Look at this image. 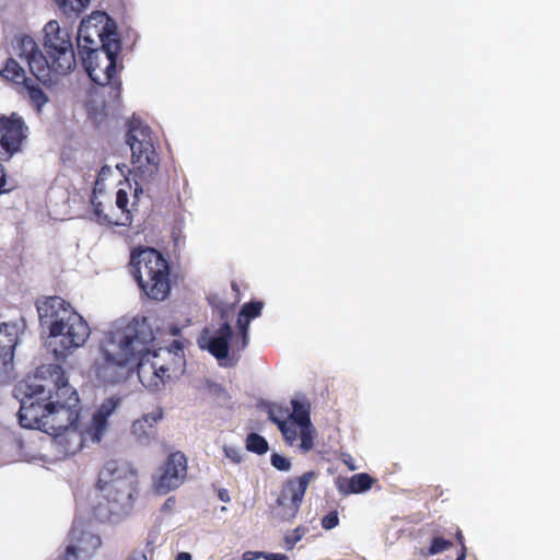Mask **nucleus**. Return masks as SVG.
Masks as SVG:
<instances>
[{"instance_id": "nucleus-35", "label": "nucleus", "mask_w": 560, "mask_h": 560, "mask_svg": "<svg viewBox=\"0 0 560 560\" xmlns=\"http://www.w3.org/2000/svg\"><path fill=\"white\" fill-rule=\"evenodd\" d=\"M265 556V552L262 551H245L242 556L243 560H255L262 558Z\"/></svg>"}, {"instance_id": "nucleus-21", "label": "nucleus", "mask_w": 560, "mask_h": 560, "mask_svg": "<svg viewBox=\"0 0 560 560\" xmlns=\"http://www.w3.org/2000/svg\"><path fill=\"white\" fill-rule=\"evenodd\" d=\"M279 417L276 416L275 409L268 410V419L277 424L279 431L281 432L284 442L289 446H293L300 436V429L298 423L287 419L288 409L279 408Z\"/></svg>"}, {"instance_id": "nucleus-22", "label": "nucleus", "mask_w": 560, "mask_h": 560, "mask_svg": "<svg viewBox=\"0 0 560 560\" xmlns=\"http://www.w3.org/2000/svg\"><path fill=\"white\" fill-rule=\"evenodd\" d=\"M93 214H94V221L101 225H121V226H129L132 222V217L126 214L125 219L116 218L112 213H105L102 202H97L93 205Z\"/></svg>"}, {"instance_id": "nucleus-7", "label": "nucleus", "mask_w": 560, "mask_h": 560, "mask_svg": "<svg viewBox=\"0 0 560 560\" xmlns=\"http://www.w3.org/2000/svg\"><path fill=\"white\" fill-rule=\"evenodd\" d=\"M97 487L103 501L94 506V517L100 522L112 521L131 506L137 493V476L127 465L110 459L98 474Z\"/></svg>"}, {"instance_id": "nucleus-17", "label": "nucleus", "mask_w": 560, "mask_h": 560, "mask_svg": "<svg viewBox=\"0 0 560 560\" xmlns=\"http://www.w3.org/2000/svg\"><path fill=\"white\" fill-rule=\"evenodd\" d=\"M264 303L260 301H252L245 303L237 317V334L233 340V347L237 351H243L248 345V328L252 319L260 316Z\"/></svg>"}, {"instance_id": "nucleus-11", "label": "nucleus", "mask_w": 560, "mask_h": 560, "mask_svg": "<svg viewBox=\"0 0 560 560\" xmlns=\"http://www.w3.org/2000/svg\"><path fill=\"white\" fill-rule=\"evenodd\" d=\"M316 471H306L299 477L288 479L277 498L278 515L283 521H291L298 515L304 494L311 481L317 478Z\"/></svg>"}, {"instance_id": "nucleus-25", "label": "nucleus", "mask_w": 560, "mask_h": 560, "mask_svg": "<svg viewBox=\"0 0 560 560\" xmlns=\"http://www.w3.org/2000/svg\"><path fill=\"white\" fill-rule=\"evenodd\" d=\"M107 420L108 418L103 415H98L96 412L93 415L90 431L96 441H100L104 434L108 424Z\"/></svg>"}, {"instance_id": "nucleus-41", "label": "nucleus", "mask_w": 560, "mask_h": 560, "mask_svg": "<svg viewBox=\"0 0 560 560\" xmlns=\"http://www.w3.org/2000/svg\"><path fill=\"white\" fill-rule=\"evenodd\" d=\"M456 539H457L458 544L460 545V547L465 546L464 536L460 530H458L456 533Z\"/></svg>"}, {"instance_id": "nucleus-40", "label": "nucleus", "mask_w": 560, "mask_h": 560, "mask_svg": "<svg viewBox=\"0 0 560 560\" xmlns=\"http://www.w3.org/2000/svg\"><path fill=\"white\" fill-rule=\"evenodd\" d=\"M466 559V547H460V550L457 555V558L455 560H465Z\"/></svg>"}, {"instance_id": "nucleus-38", "label": "nucleus", "mask_w": 560, "mask_h": 560, "mask_svg": "<svg viewBox=\"0 0 560 560\" xmlns=\"http://www.w3.org/2000/svg\"><path fill=\"white\" fill-rule=\"evenodd\" d=\"M129 560H148L144 552H133L130 555Z\"/></svg>"}, {"instance_id": "nucleus-42", "label": "nucleus", "mask_w": 560, "mask_h": 560, "mask_svg": "<svg viewBox=\"0 0 560 560\" xmlns=\"http://www.w3.org/2000/svg\"><path fill=\"white\" fill-rule=\"evenodd\" d=\"M170 331L173 336H178L180 334V329L177 326H172Z\"/></svg>"}, {"instance_id": "nucleus-3", "label": "nucleus", "mask_w": 560, "mask_h": 560, "mask_svg": "<svg viewBox=\"0 0 560 560\" xmlns=\"http://www.w3.org/2000/svg\"><path fill=\"white\" fill-rule=\"evenodd\" d=\"M78 50L81 60L91 65V59H102L107 73H100L90 66L88 75L98 85H106L116 75L117 57L121 50L116 23L105 12H94L83 19L78 32Z\"/></svg>"}, {"instance_id": "nucleus-8", "label": "nucleus", "mask_w": 560, "mask_h": 560, "mask_svg": "<svg viewBox=\"0 0 560 560\" xmlns=\"http://www.w3.org/2000/svg\"><path fill=\"white\" fill-rule=\"evenodd\" d=\"M131 273L139 288L150 299L164 301L171 292V268L155 248H136L130 255Z\"/></svg>"}, {"instance_id": "nucleus-33", "label": "nucleus", "mask_w": 560, "mask_h": 560, "mask_svg": "<svg viewBox=\"0 0 560 560\" xmlns=\"http://www.w3.org/2000/svg\"><path fill=\"white\" fill-rule=\"evenodd\" d=\"M223 453L226 458H229L233 464H241L243 460V455L241 453V450L234 446L224 445L223 446Z\"/></svg>"}, {"instance_id": "nucleus-1", "label": "nucleus", "mask_w": 560, "mask_h": 560, "mask_svg": "<svg viewBox=\"0 0 560 560\" xmlns=\"http://www.w3.org/2000/svg\"><path fill=\"white\" fill-rule=\"evenodd\" d=\"M155 339L148 317L133 318L124 326L106 331L98 342L92 365L95 376L105 384L126 381L137 366L140 382L152 390L182 376L186 369L184 343L173 340L168 347L151 352Z\"/></svg>"}, {"instance_id": "nucleus-14", "label": "nucleus", "mask_w": 560, "mask_h": 560, "mask_svg": "<svg viewBox=\"0 0 560 560\" xmlns=\"http://www.w3.org/2000/svg\"><path fill=\"white\" fill-rule=\"evenodd\" d=\"M187 475V458L180 451L171 453L163 466L161 474L154 481V490L159 494H166L178 488Z\"/></svg>"}, {"instance_id": "nucleus-32", "label": "nucleus", "mask_w": 560, "mask_h": 560, "mask_svg": "<svg viewBox=\"0 0 560 560\" xmlns=\"http://www.w3.org/2000/svg\"><path fill=\"white\" fill-rule=\"evenodd\" d=\"M338 524H339V517H338V512L336 510L328 512L322 518V527L326 530H330V529L337 527Z\"/></svg>"}, {"instance_id": "nucleus-19", "label": "nucleus", "mask_w": 560, "mask_h": 560, "mask_svg": "<svg viewBox=\"0 0 560 560\" xmlns=\"http://www.w3.org/2000/svg\"><path fill=\"white\" fill-rule=\"evenodd\" d=\"M163 418L162 409L145 413L140 419L132 422L131 433L141 444H147L154 440L158 433L156 424Z\"/></svg>"}, {"instance_id": "nucleus-29", "label": "nucleus", "mask_w": 560, "mask_h": 560, "mask_svg": "<svg viewBox=\"0 0 560 560\" xmlns=\"http://www.w3.org/2000/svg\"><path fill=\"white\" fill-rule=\"evenodd\" d=\"M128 202H129V198H128L127 190L119 188L116 192V206L119 210H121V215H122L121 219H125L126 214L131 215L130 211L127 208Z\"/></svg>"}, {"instance_id": "nucleus-39", "label": "nucleus", "mask_w": 560, "mask_h": 560, "mask_svg": "<svg viewBox=\"0 0 560 560\" xmlns=\"http://www.w3.org/2000/svg\"><path fill=\"white\" fill-rule=\"evenodd\" d=\"M175 560H192L191 555L188 552H179Z\"/></svg>"}, {"instance_id": "nucleus-2", "label": "nucleus", "mask_w": 560, "mask_h": 560, "mask_svg": "<svg viewBox=\"0 0 560 560\" xmlns=\"http://www.w3.org/2000/svg\"><path fill=\"white\" fill-rule=\"evenodd\" d=\"M44 50L30 35L15 37L13 49L15 55L26 61L34 78L44 86H52L59 77L74 70L77 58L72 36L68 28H61L56 20L44 27Z\"/></svg>"}, {"instance_id": "nucleus-24", "label": "nucleus", "mask_w": 560, "mask_h": 560, "mask_svg": "<svg viewBox=\"0 0 560 560\" xmlns=\"http://www.w3.org/2000/svg\"><path fill=\"white\" fill-rule=\"evenodd\" d=\"M245 446L248 452L257 455H264L269 450L267 440L262 435L254 432L246 436Z\"/></svg>"}, {"instance_id": "nucleus-37", "label": "nucleus", "mask_w": 560, "mask_h": 560, "mask_svg": "<svg viewBox=\"0 0 560 560\" xmlns=\"http://www.w3.org/2000/svg\"><path fill=\"white\" fill-rule=\"evenodd\" d=\"M218 497L219 499L222 501V502H229L230 501V495H229V492L225 490V489H221L218 493Z\"/></svg>"}, {"instance_id": "nucleus-18", "label": "nucleus", "mask_w": 560, "mask_h": 560, "mask_svg": "<svg viewBox=\"0 0 560 560\" xmlns=\"http://www.w3.org/2000/svg\"><path fill=\"white\" fill-rule=\"evenodd\" d=\"M18 343V327L14 324H0V376L12 369L14 349Z\"/></svg>"}, {"instance_id": "nucleus-43", "label": "nucleus", "mask_w": 560, "mask_h": 560, "mask_svg": "<svg viewBox=\"0 0 560 560\" xmlns=\"http://www.w3.org/2000/svg\"><path fill=\"white\" fill-rule=\"evenodd\" d=\"M110 168L108 166H103L102 170L100 171V176H104L106 175L107 173H109Z\"/></svg>"}, {"instance_id": "nucleus-28", "label": "nucleus", "mask_w": 560, "mask_h": 560, "mask_svg": "<svg viewBox=\"0 0 560 560\" xmlns=\"http://www.w3.org/2000/svg\"><path fill=\"white\" fill-rule=\"evenodd\" d=\"M120 399L117 397H109L105 399L96 410V413L103 415L108 418L118 407Z\"/></svg>"}, {"instance_id": "nucleus-20", "label": "nucleus", "mask_w": 560, "mask_h": 560, "mask_svg": "<svg viewBox=\"0 0 560 560\" xmlns=\"http://www.w3.org/2000/svg\"><path fill=\"white\" fill-rule=\"evenodd\" d=\"M375 482V479L372 478L366 472L354 474L351 477H338L336 479V487L338 491L348 495L351 493H362L370 490Z\"/></svg>"}, {"instance_id": "nucleus-16", "label": "nucleus", "mask_w": 560, "mask_h": 560, "mask_svg": "<svg viewBox=\"0 0 560 560\" xmlns=\"http://www.w3.org/2000/svg\"><path fill=\"white\" fill-rule=\"evenodd\" d=\"M292 412L287 413V419L298 423L300 429L299 448L302 453H308L314 447L316 430L311 421V405L306 399H292Z\"/></svg>"}, {"instance_id": "nucleus-6", "label": "nucleus", "mask_w": 560, "mask_h": 560, "mask_svg": "<svg viewBox=\"0 0 560 560\" xmlns=\"http://www.w3.org/2000/svg\"><path fill=\"white\" fill-rule=\"evenodd\" d=\"M80 411L78 392L69 384L62 369V380L56 384L49 419L44 423V432L54 436L66 454H75L83 446V438L77 427Z\"/></svg>"}, {"instance_id": "nucleus-45", "label": "nucleus", "mask_w": 560, "mask_h": 560, "mask_svg": "<svg viewBox=\"0 0 560 560\" xmlns=\"http://www.w3.org/2000/svg\"><path fill=\"white\" fill-rule=\"evenodd\" d=\"M232 289L236 292L238 291V285L236 282H232Z\"/></svg>"}, {"instance_id": "nucleus-26", "label": "nucleus", "mask_w": 560, "mask_h": 560, "mask_svg": "<svg viewBox=\"0 0 560 560\" xmlns=\"http://www.w3.org/2000/svg\"><path fill=\"white\" fill-rule=\"evenodd\" d=\"M452 546L453 544L451 540H447L443 537H434L431 540L429 549L422 552V555L425 557L434 556L450 549Z\"/></svg>"}, {"instance_id": "nucleus-5", "label": "nucleus", "mask_w": 560, "mask_h": 560, "mask_svg": "<svg viewBox=\"0 0 560 560\" xmlns=\"http://www.w3.org/2000/svg\"><path fill=\"white\" fill-rule=\"evenodd\" d=\"M61 380L62 366L49 363L38 366L33 378L19 384L18 388L23 394L18 412L21 427L44 432V423L49 419L56 384Z\"/></svg>"}, {"instance_id": "nucleus-46", "label": "nucleus", "mask_w": 560, "mask_h": 560, "mask_svg": "<svg viewBox=\"0 0 560 560\" xmlns=\"http://www.w3.org/2000/svg\"><path fill=\"white\" fill-rule=\"evenodd\" d=\"M279 408H280V407H278V406H277V407H271L270 409H275V410H276V416H278V417H279V411H278V409H279Z\"/></svg>"}, {"instance_id": "nucleus-13", "label": "nucleus", "mask_w": 560, "mask_h": 560, "mask_svg": "<svg viewBox=\"0 0 560 560\" xmlns=\"http://www.w3.org/2000/svg\"><path fill=\"white\" fill-rule=\"evenodd\" d=\"M0 74L5 80L16 84L18 92L26 95L37 112H40L44 105L48 103V96L38 84L40 82L26 77L24 68L14 58L7 60L4 67L0 70Z\"/></svg>"}, {"instance_id": "nucleus-4", "label": "nucleus", "mask_w": 560, "mask_h": 560, "mask_svg": "<svg viewBox=\"0 0 560 560\" xmlns=\"http://www.w3.org/2000/svg\"><path fill=\"white\" fill-rule=\"evenodd\" d=\"M39 323L52 338V353L57 360L84 346L91 335L88 322L60 296H47L36 302Z\"/></svg>"}, {"instance_id": "nucleus-36", "label": "nucleus", "mask_w": 560, "mask_h": 560, "mask_svg": "<svg viewBox=\"0 0 560 560\" xmlns=\"http://www.w3.org/2000/svg\"><path fill=\"white\" fill-rule=\"evenodd\" d=\"M267 560H288V557L283 553H266L262 557Z\"/></svg>"}, {"instance_id": "nucleus-23", "label": "nucleus", "mask_w": 560, "mask_h": 560, "mask_svg": "<svg viewBox=\"0 0 560 560\" xmlns=\"http://www.w3.org/2000/svg\"><path fill=\"white\" fill-rule=\"evenodd\" d=\"M60 11L68 16H79L90 4L91 0H55Z\"/></svg>"}, {"instance_id": "nucleus-10", "label": "nucleus", "mask_w": 560, "mask_h": 560, "mask_svg": "<svg viewBox=\"0 0 560 560\" xmlns=\"http://www.w3.org/2000/svg\"><path fill=\"white\" fill-rule=\"evenodd\" d=\"M30 127L16 112L0 115V162H9L24 151Z\"/></svg>"}, {"instance_id": "nucleus-27", "label": "nucleus", "mask_w": 560, "mask_h": 560, "mask_svg": "<svg viewBox=\"0 0 560 560\" xmlns=\"http://www.w3.org/2000/svg\"><path fill=\"white\" fill-rule=\"evenodd\" d=\"M2 163L0 162V195L9 194L18 187L16 182L8 177Z\"/></svg>"}, {"instance_id": "nucleus-30", "label": "nucleus", "mask_w": 560, "mask_h": 560, "mask_svg": "<svg viewBox=\"0 0 560 560\" xmlns=\"http://www.w3.org/2000/svg\"><path fill=\"white\" fill-rule=\"evenodd\" d=\"M270 462H271V465L280 471H288L291 468L290 460L287 457H284L280 454H277V453H273L271 455Z\"/></svg>"}, {"instance_id": "nucleus-44", "label": "nucleus", "mask_w": 560, "mask_h": 560, "mask_svg": "<svg viewBox=\"0 0 560 560\" xmlns=\"http://www.w3.org/2000/svg\"><path fill=\"white\" fill-rule=\"evenodd\" d=\"M171 503H175L174 498H168V499L165 501L164 506H165V508H168V506H171Z\"/></svg>"}, {"instance_id": "nucleus-31", "label": "nucleus", "mask_w": 560, "mask_h": 560, "mask_svg": "<svg viewBox=\"0 0 560 560\" xmlns=\"http://www.w3.org/2000/svg\"><path fill=\"white\" fill-rule=\"evenodd\" d=\"M306 529L304 527H296L293 532L285 535L284 541L288 545V548L291 549L294 547V545L300 541L303 536L305 535Z\"/></svg>"}, {"instance_id": "nucleus-34", "label": "nucleus", "mask_w": 560, "mask_h": 560, "mask_svg": "<svg viewBox=\"0 0 560 560\" xmlns=\"http://www.w3.org/2000/svg\"><path fill=\"white\" fill-rule=\"evenodd\" d=\"M82 63H83V67L85 69V71L88 72V69H90V65L88 62H85L84 60H82ZM91 67L93 69H95V71L100 72V73H104L103 75H106L107 73L106 70H105V65L102 63V59H94L92 58L91 59Z\"/></svg>"}, {"instance_id": "nucleus-9", "label": "nucleus", "mask_w": 560, "mask_h": 560, "mask_svg": "<svg viewBox=\"0 0 560 560\" xmlns=\"http://www.w3.org/2000/svg\"><path fill=\"white\" fill-rule=\"evenodd\" d=\"M127 144L131 150V171L136 183L135 195L139 187L153 182L159 173L160 156L152 141V132L149 126L140 119L129 121Z\"/></svg>"}, {"instance_id": "nucleus-12", "label": "nucleus", "mask_w": 560, "mask_h": 560, "mask_svg": "<svg viewBox=\"0 0 560 560\" xmlns=\"http://www.w3.org/2000/svg\"><path fill=\"white\" fill-rule=\"evenodd\" d=\"M61 560H90L102 547V538L82 522H73Z\"/></svg>"}, {"instance_id": "nucleus-15", "label": "nucleus", "mask_w": 560, "mask_h": 560, "mask_svg": "<svg viewBox=\"0 0 560 560\" xmlns=\"http://www.w3.org/2000/svg\"><path fill=\"white\" fill-rule=\"evenodd\" d=\"M233 308L229 305L220 306V317L223 320H228ZM235 335L232 332V327L228 322H224L212 336L207 340V345L201 348H206L215 359L224 360L229 357V350L232 352H240L233 347V340Z\"/></svg>"}]
</instances>
